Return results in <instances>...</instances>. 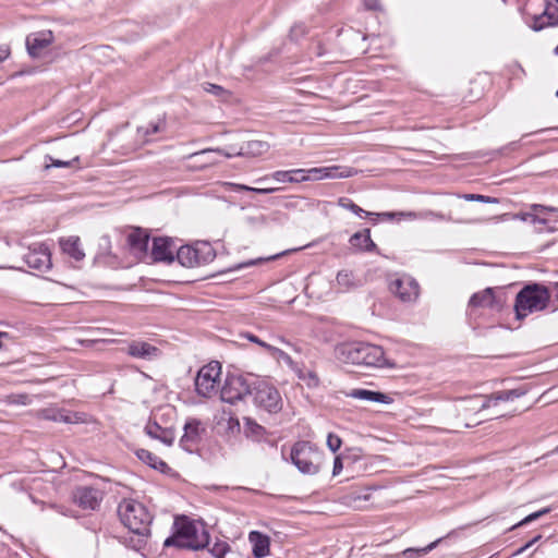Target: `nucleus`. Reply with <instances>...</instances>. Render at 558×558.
Returning <instances> with one entry per match:
<instances>
[{
    "label": "nucleus",
    "mask_w": 558,
    "mask_h": 558,
    "mask_svg": "<svg viewBox=\"0 0 558 558\" xmlns=\"http://www.w3.org/2000/svg\"><path fill=\"white\" fill-rule=\"evenodd\" d=\"M318 453L307 441H298L291 449V461L303 474H316L319 466L315 463Z\"/></svg>",
    "instance_id": "obj_7"
},
{
    "label": "nucleus",
    "mask_w": 558,
    "mask_h": 558,
    "mask_svg": "<svg viewBox=\"0 0 558 558\" xmlns=\"http://www.w3.org/2000/svg\"><path fill=\"white\" fill-rule=\"evenodd\" d=\"M341 444H342V440L338 435L332 434V433L328 434L327 446L332 452H336L337 450H339L341 447Z\"/></svg>",
    "instance_id": "obj_40"
},
{
    "label": "nucleus",
    "mask_w": 558,
    "mask_h": 558,
    "mask_svg": "<svg viewBox=\"0 0 558 558\" xmlns=\"http://www.w3.org/2000/svg\"><path fill=\"white\" fill-rule=\"evenodd\" d=\"M523 395L522 391L512 389L495 392L490 396L485 397V400L480 405V410L487 409L492 405H496L499 401H511Z\"/></svg>",
    "instance_id": "obj_24"
},
{
    "label": "nucleus",
    "mask_w": 558,
    "mask_h": 558,
    "mask_svg": "<svg viewBox=\"0 0 558 558\" xmlns=\"http://www.w3.org/2000/svg\"><path fill=\"white\" fill-rule=\"evenodd\" d=\"M336 355L340 362L365 367H393L395 363L386 356L381 347L366 342H348L336 348Z\"/></svg>",
    "instance_id": "obj_1"
},
{
    "label": "nucleus",
    "mask_w": 558,
    "mask_h": 558,
    "mask_svg": "<svg viewBox=\"0 0 558 558\" xmlns=\"http://www.w3.org/2000/svg\"><path fill=\"white\" fill-rule=\"evenodd\" d=\"M44 413H45V415H44L45 418L52 420L54 422H59L58 412L50 414V411L45 410Z\"/></svg>",
    "instance_id": "obj_52"
},
{
    "label": "nucleus",
    "mask_w": 558,
    "mask_h": 558,
    "mask_svg": "<svg viewBox=\"0 0 558 558\" xmlns=\"http://www.w3.org/2000/svg\"><path fill=\"white\" fill-rule=\"evenodd\" d=\"M177 250L175 243L169 238H154L147 262L172 263Z\"/></svg>",
    "instance_id": "obj_12"
},
{
    "label": "nucleus",
    "mask_w": 558,
    "mask_h": 558,
    "mask_svg": "<svg viewBox=\"0 0 558 558\" xmlns=\"http://www.w3.org/2000/svg\"><path fill=\"white\" fill-rule=\"evenodd\" d=\"M556 452H557V454H558V446L556 447Z\"/></svg>",
    "instance_id": "obj_64"
},
{
    "label": "nucleus",
    "mask_w": 558,
    "mask_h": 558,
    "mask_svg": "<svg viewBox=\"0 0 558 558\" xmlns=\"http://www.w3.org/2000/svg\"><path fill=\"white\" fill-rule=\"evenodd\" d=\"M439 542H440V539H437L423 548H412V547L407 548L401 553V555L407 558H418L423 555H426L430 550H433Z\"/></svg>",
    "instance_id": "obj_32"
},
{
    "label": "nucleus",
    "mask_w": 558,
    "mask_h": 558,
    "mask_svg": "<svg viewBox=\"0 0 558 558\" xmlns=\"http://www.w3.org/2000/svg\"><path fill=\"white\" fill-rule=\"evenodd\" d=\"M256 429L259 432L263 429V427L260 425H256Z\"/></svg>",
    "instance_id": "obj_62"
},
{
    "label": "nucleus",
    "mask_w": 558,
    "mask_h": 558,
    "mask_svg": "<svg viewBox=\"0 0 558 558\" xmlns=\"http://www.w3.org/2000/svg\"><path fill=\"white\" fill-rule=\"evenodd\" d=\"M128 242L132 253L141 260H148L149 235L141 229L133 230L129 236Z\"/></svg>",
    "instance_id": "obj_17"
},
{
    "label": "nucleus",
    "mask_w": 558,
    "mask_h": 558,
    "mask_svg": "<svg viewBox=\"0 0 558 558\" xmlns=\"http://www.w3.org/2000/svg\"><path fill=\"white\" fill-rule=\"evenodd\" d=\"M541 538V535H537L535 536L532 541H530L529 543H526L523 547H521L520 549L517 550V554H522L523 551H525L530 546H532V544H534L535 542H537L538 539Z\"/></svg>",
    "instance_id": "obj_51"
},
{
    "label": "nucleus",
    "mask_w": 558,
    "mask_h": 558,
    "mask_svg": "<svg viewBox=\"0 0 558 558\" xmlns=\"http://www.w3.org/2000/svg\"><path fill=\"white\" fill-rule=\"evenodd\" d=\"M23 259L31 269L39 272L48 271L52 266L50 251L47 245L41 243L29 246Z\"/></svg>",
    "instance_id": "obj_8"
},
{
    "label": "nucleus",
    "mask_w": 558,
    "mask_h": 558,
    "mask_svg": "<svg viewBox=\"0 0 558 558\" xmlns=\"http://www.w3.org/2000/svg\"><path fill=\"white\" fill-rule=\"evenodd\" d=\"M267 179H268V177L259 178L256 180V182L262 183V182L266 181Z\"/></svg>",
    "instance_id": "obj_59"
},
{
    "label": "nucleus",
    "mask_w": 558,
    "mask_h": 558,
    "mask_svg": "<svg viewBox=\"0 0 558 558\" xmlns=\"http://www.w3.org/2000/svg\"><path fill=\"white\" fill-rule=\"evenodd\" d=\"M343 469V464L340 457H336L333 461L332 475H338Z\"/></svg>",
    "instance_id": "obj_45"
},
{
    "label": "nucleus",
    "mask_w": 558,
    "mask_h": 558,
    "mask_svg": "<svg viewBox=\"0 0 558 558\" xmlns=\"http://www.w3.org/2000/svg\"><path fill=\"white\" fill-rule=\"evenodd\" d=\"M470 306L474 307H490L493 308L495 306V295L492 288H486L485 290L474 293L470 301Z\"/></svg>",
    "instance_id": "obj_27"
},
{
    "label": "nucleus",
    "mask_w": 558,
    "mask_h": 558,
    "mask_svg": "<svg viewBox=\"0 0 558 558\" xmlns=\"http://www.w3.org/2000/svg\"><path fill=\"white\" fill-rule=\"evenodd\" d=\"M350 244L359 251L372 252L376 248V244L371 239L368 229L356 232L350 238Z\"/></svg>",
    "instance_id": "obj_26"
},
{
    "label": "nucleus",
    "mask_w": 558,
    "mask_h": 558,
    "mask_svg": "<svg viewBox=\"0 0 558 558\" xmlns=\"http://www.w3.org/2000/svg\"><path fill=\"white\" fill-rule=\"evenodd\" d=\"M543 213H558V208L545 206V209L543 210Z\"/></svg>",
    "instance_id": "obj_57"
},
{
    "label": "nucleus",
    "mask_w": 558,
    "mask_h": 558,
    "mask_svg": "<svg viewBox=\"0 0 558 558\" xmlns=\"http://www.w3.org/2000/svg\"><path fill=\"white\" fill-rule=\"evenodd\" d=\"M549 511H550L549 508H544L539 511L533 512V513L529 514L527 517H525L523 520H521L519 523H517L512 529H515L518 526H522L532 521H535L538 518L543 517L544 514L548 513Z\"/></svg>",
    "instance_id": "obj_39"
},
{
    "label": "nucleus",
    "mask_w": 558,
    "mask_h": 558,
    "mask_svg": "<svg viewBox=\"0 0 558 558\" xmlns=\"http://www.w3.org/2000/svg\"><path fill=\"white\" fill-rule=\"evenodd\" d=\"M228 427L229 429L240 428V423L236 417L229 416L228 418Z\"/></svg>",
    "instance_id": "obj_49"
},
{
    "label": "nucleus",
    "mask_w": 558,
    "mask_h": 558,
    "mask_svg": "<svg viewBox=\"0 0 558 558\" xmlns=\"http://www.w3.org/2000/svg\"><path fill=\"white\" fill-rule=\"evenodd\" d=\"M102 497V492L92 486H78L73 492L74 504L84 510H96Z\"/></svg>",
    "instance_id": "obj_11"
},
{
    "label": "nucleus",
    "mask_w": 558,
    "mask_h": 558,
    "mask_svg": "<svg viewBox=\"0 0 558 558\" xmlns=\"http://www.w3.org/2000/svg\"><path fill=\"white\" fill-rule=\"evenodd\" d=\"M298 28H299V26L293 27V28L291 29V34L293 35V34L296 32V29H298Z\"/></svg>",
    "instance_id": "obj_61"
},
{
    "label": "nucleus",
    "mask_w": 558,
    "mask_h": 558,
    "mask_svg": "<svg viewBox=\"0 0 558 558\" xmlns=\"http://www.w3.org/2000/svg\"><path fill=\"white\" fill-rule=\"evenodd\" d=\"M405 214L403 213H398V216H404ZM379 216L381 217H385L387 219H392L395 216H397L396 213H383V214H379Z\"/></svg>",
    "instance_id": "obj_54"
},
{
    "label": "nucleus",
    "mask_w": 558,
    "mask_h": 558,
    "mask_svg": "<svg viewBox=\"0 0 558 558\" xmlns=\"http://www.w3.org/2000/svg\"><path fill=\"white\" fill-rule=\"evenodd\" d=\"M258 262H259V259H257V260H250V262H247V263H245V264H243V265H239V266L236 267V269H240V268H242V267H247V266L255 265V264H257Z\"/></svg>",
    "instance_id": "obj_55"
},
{
    "label": "nucleus",
    "mask_w": 558,
    "mask_h": 558,
    "mask_svg": "<svg viewBox=\"0 0 558 558\" xmlns=\"http://www.w3.org/2000/svg\"><path fill=\"white\" fill-rule=\"evenodd\" d=\"M118 514L122 524L137 535L135 542L131 539L132 548L141 549L145 545V537L150 533L151 514L142 502L131 498H125L119 504Z\"/></svg>",
    "instance_id": "obj_2"
},
{
    "label": "nucleus",
    "mask_w": 558,
    "mask_h": 558,
    "mask_svg": "<svg viewBox=\"0 0 558 558\" xmlns=\"http://www.w3.org/2000/svg\"><path fill=\"white\" fill-rule=\"evenodd\" d=\"M205 432V428L202 426L199 420L190 418L186 421L184 425V434L180 439L181 447L189 452H193V450L197 447L201 441L202 434Z\"/></svg>",
    "instance_id": "obj_14"
},
{
    "label": "nucleus",
    "mask_w": 558,
    "mask_h": 558,
    "mask_svg": "<svg viewBox=\"0 0 558 558\" xmlns=\"http://www.w3.org/2000/svg\"><path fill=\"white\" fill-rule=\"evenodd\" d=\"M338 205L344 209L352 211L353 214H355L359 217H368V216L373 215L372 213L366 211L363 208H361L360 206H357L355 203H353L348 197H340L338 199Z\"/></svg>",
    "instance_id": "obj_31"
},
{
    "label": "nucleus",
    "mask_w": 558,
    "mask_h": 558,
    "mask_svg": "<svg viewBox=\"0 0 558 558\" xmlns=\"http://www.w3.org/2000/svg\"><path fill=\"white\" fill-rule=\"evenodd\" d=\"M241 337L247 339L251 342L258 344L259 347L264 348L266 351H267V347L270 345L251 332L241 333Z\"/></svg>",
    "instance_id": "obj_44"
},
{
    "label": "nucleus",
    "mask_w": 558,
    "mask_h": 558,
    "mask_svg": "<svg viewBox=\"0 0 558 558\" xmlns=\"http://www.w3.org/2000/svg\"><path fill=\"white\" fill-rule=\"evenodd\" d=\"M50 160H51V166L56 167V168L69 167L71 165V161H62V160H58V159H52L51 157H50ZM47 167H50V165H48Z\"/></svg>",
    "instance_id": "obj_47"
},
{
    "label": "nucleus",
    "mask_w": 558,
    "mask_h": 558,
    "mask_svg": "<svg viewBox=\"0 0 558 558\" xmlns=\"http://www.w3.org/2000/svg\"><path fill=\"white\" fill-rule=\"evenodd\" d=\"M435 218L445 219V216L442 214H435Z\"/></svg>",
    "instance_id": "obj_60"
},
{
    "label": "nucleus",
    "mask_w": 558,
    "mask_h": 558,
    "mask_svg": "<svg viewBox=\"0 0 558 558\" xmlns=\"http://www.w3.org/2000/svg\"><path fill=\"white\" fill-rule=\"evenodd\" d=\"M10 47L8 45L0 46V62L5 61L10 57Z\"/></svg>",
    "instance_id": "obj_46"
},
{
    "label": "nucleus",
    "mask_w": 558,
    "mask_h": 558,
    "mask_svg": "<svg viewBox=\"0 0 558 558\" xmlns=\"http://www.w3.org/2000/svg\"><path fill=\"white\" fill-rule=\"evenodd\" d=\"M515 218H519L522 221H531L534 225H546L547 223V219L539 217L534 211L517 214Z\"/></svg>",
    "instance_id": "obj_38"
},
{
    "label": "nucleus",
    "mask_w": 558,
    "mask_h": 558,
    "mask_svg": "<svg viewBox=\"0 0 558 558\" xmlns=\"http://www.w3.org/2000/svg\"><path fill=\"white\" fill-rule=\"evenodd\" d=\"M146 434L153 438L161 441L167 446H171L174 441V432L170 427H162L155 421H149L145 426Z\"/></svg>",
    "instance_id": "obj_19"
},
{
    "label": "nucleus",
    "mask_w": 558,
    "mask_h": 558,
    "mask_svg": "<svg viewBox=\"0 0 558 558\" xmlns=\"http://www.w3.org/2000/svg\"><path fill=\"white\" fill-rule=\"evenodd\" d=\"M140 460L147 463L149 466H151L155 470H159L161 472H165L166 469H168V464L159 459L157 456L151 453L148 450L140 449L136 452Z\"/></svg>",
    "instance_id": "obj_28"
},
{
    "label": "nucleus",
    "mask_w": 558,
    "mask_h": 558,
    "mask_svg": "<svg viewBox=\"0 0 558 558\" xmlns=\"http://www.w3.org/2000/svg\"><path fill=\"white\" fill-rule=\"evenodd\" d=\"M463 198L466 199V201H475V202L487 203V204L497 203L498 202L494 197L486 196V195H481V194H464Z\"/></svg>",
    "instance_id": "obj_41"
},
{
    "label": "nucleus",
    "mask_w": 558,
    "mask_h": 558,
    "mask_svg": "<svg viewBox=\"0 0 558 558\" xmlns=\"http://www.w3.org/2000/svg\"><path fill=\"white\" fill-rule=\"evenodd\" d=\"M230 546L226 542H216L210 548L209 551L215 558H223L225 555L229 551Z\"/></svg>",
    "instance_id": "obj_37"
},
{
    "label": "nucleus",
    "mask_w": 558,
    "mask_h": 558,
    "mask_svg": "<svg viewBox=\"0 0 558 558\" xmlns=\"http://www.w3.org/2000/svg\"><path fill=\"white\" fill-rule=\"evenodd\" d=\"M301 178L305 181H319L323 179H341L352 175V170L349 168L342 169L339 166L319 167L311 169H301Z\"/></svg>",
    "instance_id": "obj_10"
},
{
    "label": "nucleus",
    "mask_w": 558,
    "mask_h": 558,
    "mask_svg": "<svg viewBox=\"0 0 558 558\" xmlns=\"http://www.w3.org/2000/svg\"><path fill=\"white\" fill-rule=\"evenodd\" d=\"M390 291L402 302L411 303L420 295V286L411 276H402L390 282Z\"/></svg>",
    "instance_id": "obj_9"
},
{
    "label": "nucleus",
    "mask_w": 558,
    "mask_h": 558,
    "mask_svg": "<svg viewBox=\"0 0 558 558\" xmlns=\"http://www.w3.org/2000/svg\"><path fill=\"white\" fill-rule=\"evenodd\" d=\"M348 498H349L350 500H357V499H359V500H360V499L368 500V499H369V495H365V496H363V497H361V496H356V497L348 496Z\"/></svg>",
    "instance_id": "obj_56"
},
{
    "label": "nucleus",
    "mask_w": 558,
    "mask_h": 558,
    "mask_svg": "<svg viewBox=\"0 0 558 558\" xmlns=\"http://www.w3.org/2000/svg\"><path fill=\"white\" fill-rule=\"evenodd\" d=\"M558 24V7L547 3L543 13L535 17L533 28L541 31L548 26Z\"/></svg>",
    "instance_id": "obj_21"
},
{
    "label": "nucleus",
    "mask_w": 558,
    "mask_h": 558,
    "mask_svg": "<svg viewBox=\"0 0 558 558\" xmlns=\"http://www.w3.org/2000/svg\"><path fill=\"white\" fill-rule=\"evenodd\" d=\"M165 129V123L159 121V122H155V123H150L149 125L147 126H141L137 129V133L146 141L148 142L149 141V136L153 135V134H156V133H159L161 131H163Z\"/></svg>",
    "instance_id": "obj_33"
},
{
    "label": "nucleus",
    "mask_w": 558,
    "mask_h": 558,
    "mask_svg": "<svg viewBox=\"0 0 558 558\" xmlns=\"http://www.w3.org/2000/svg\"><path fill=\"white\" fill-rule=\"evenodd\" d=\"M251 397L256 407L269 412L277 413L282 408V400L276 387L265 380L253 381Z\"/></svg>",
    "instance_id": "obj_4"
},
{
    "label": "nucleus",
    "mask_w": 558,
    "mask_h": 558,
    "mask_svg": "<svg viewBox=\"0 0 558 558\" xmlns=\"http://www.w3.org/2000/svg\"><path fill=\"white\" fill-rule=\"evenodd\" d=\"M204 89L209 93V94H213L217 97H220L222 99H227L230 97V92H228L227 89H225L222 86L220 85H216V84H211V83H205L204 84Z\"/></svg>",
    "instance_id": "obj_36"
},
{
    "label": "nucleus",
    "mask_w": 558,
    "mask_h": 558,
    "mask_svg": "<svg viewBox=\"0 0 558 558\" xmlns=\"http://www.w3.org/2000/svg\"><path fill=\"white\" fill-rule=\"evenodd\" d=\"M550 294L545 286L531 283L522 288L515 296L514 312L518 319L530 314L544 311L549 303Z\"/></svg>",
    "instance_id": "obj_3"
},
{
    "label": "nucleus",
    "mask_w": 558,
    "mask_h": 558,
    "mask_svg": "<svg viewBox=\"0 0 558 558\" xmlns=\"http://www.w3.org/2000/svg\"><path fill=\"white\" fill-rule=\"evenodd\" d=\"M209 153H217V154H220V155H222V156H225L227 158H231L233 156H238L236 151H227V150H225L222 148H215V149L207 148V149L201 150L199 153H196L195 155H204V154H209Z\"/></svg>",
    "instance_id": "obj_42"
},
{
    "label": "nucleus",
    "mask_w": 558,
    "mask_h": 558,
    "mask_svg": "<svg viewBox=\"0 0 558 558\" xmlns=\"http://www.w3.org/2000/svg\"><path fill=\"white\" fill-rule=\"evenodd\" d=\"M221 374L218 362H211L203 366L195 378V390L203 398H211L217 393V387Z\"/></svg>",
    "instance_id": "obj_5"
},
{
    "label": "nucleus",
    "mask_w": 558,
    "mask_h": 558,
    "mask_svg": "<svg viewBox=\"0 0 558 558\" xmlns=\"http://www.w3.org/2000/svg\"><path fill=\"white\" fill-rule=\"evenodd\" d=\"M364 4L369 10H377V9H379V1L378 0H364Z\"/></svg>",
    "instance_id": "obj_48"
},
{
    "label": "nucleus",
    "mask_w": 558,
    "mask_h": 558,
    "mask_svg": "<svg viewBox=\"0 0 558 558\" xmlns=\"http://www.w3.org/2000/svg\"><path fill=\"white\" fill-rule=\"evenodd\" d=\"M128 354L142 360H154L160 354V350L146 341H132L126 350Z\"/></svg>",
    "instance_id": "obj_18"
},
{
    "label": "nucleus",
    "mask_w": 558,
    "mask_h": 558,
    "mask_svg": "<svg viewBox=\"0 0 558 558\" xmlns=\"http://www.w3.org/2000/svg\"><path fill=\"white\" fill-rule=\"evenodd\" d=\"M53 41V34L51 31H41L33 33L26 38V47L28 53L33 58H38L43 51Z\"/></svg>",
    "instance_id": "obj_16"
},
{
    "label": "nucleus",
    "mask_w": 558,
    "mask_h": 558,
    "mask_svg": "<svg viewBox=\"0 0 558 558\" xmlns=\"http://www.w3.org/2000/svg\"><path fill=\"white\" fill-rule=\"evenodd\" d=\"M530 208L532 209V211L534 213H543V210L545 209V205H541V204H532L530 206Z\"/></svg>",
    "instance_id": "obj_53"
},
{
    "label": "nucleus",
    "mask_w": 558,
    "mask_h": 558,
    "mask_svg": "<svg viewBox=\"0 0 558 558\" xmlns=\"http://www.w3.org/2000/svg\"><path fill=\"white\" fill-rule=\"evenodd\" d=\"M227 185H229L234 191H250V192H254L257 194H270V193H274L279 190L277 187H251V186H247L244 184H238V183H227Z\"/></svg>",
    "instance_id": "obj_34"
},
{
    "label": "nucleus",
    "mask_w": 558,
    "mask_h": 558,
    "mask_svg": "<svg viewBox=\"0 0 558 558\" xmlns=\"http://www.w3.org/2000/svg\"><path fill=\"white\" fill-rule=\"evenodd\" d=\"M250 542L253 545V555L255 558H263L269 554V537L253 531L248 535Z\"/></svg>",
    "instance_id": "obj_22"
},
{
    "label": "nucleus",
    "mask_w": 558,
    "mask_h": 558,
    "mask_svg": "<svg viewBox=\"0 0 558 558\" xmlns=\"http://www.w3.org/2000/svg\"><path fill=\"white\" fill-rule=\"evenodd\" d=\"M301 169H292V170H278L271 173V178L280 183H301L304 182V178H296V174L300 173Z\"/></svg>",
    "instance_id": "obj_29"
},
{
    "label": "nucleus",
    "mask_w": 558,
    "mask_h": 558,
    "mask_svg": "<svg viewBox=\"0 0 558 558\" xmlns=\"http://www.w3.org/2000/svg\"><path fill=\"white\" fill-rule=\"evenodd\" d=\"M336 280H337L338 286L345 290L355 288L357 286V282L355 281V278L353 275V271L348 270V269L340 270L337 274Z\"/></svg>",
    "instance_id": "obj_30"
},
{
    "label": "nucleus",
    "mask_w": 558,
    "mask_h": 558,
    "mask_svg": "<svg viewBox=\"0 0 558 558\" xmlns=\"http://www.w3.org/2000/svg\"><path fill=\"white\" fill-rule=\"evenodd\" d=\"M267 352L272 356V357H276V359H282L284 361H289L290 360V356L283 352L282 350L274 347V345H269L267 347Z\"/></svg>",
    "instance_id": "obj_43"
},
{
    "label": "nucleus",
    "mask_w": 558,
    "mask_h": 558,
    "mask_svg": "<svg viewBox=\"0 0 558 558\" xmlns=\"http://www.w3.org/2000/svg\"><path fill=\"white\" fill-rule=\"evenodd\" d=\"M208 248L207 256L203 255L198 248H195L190 245H182L177 247L174 253V258L177 257L178 262L184 267H196L202 264L207 263L210 258H213V254L210 248Z\"/></svg>",
    "instance_id": "obj_13"
},
{
    "label": "nucleus",
    "mask_w": 558,
    "mask_h": 558,
    "mask_svg": "<svg viewBox=\"0 0 558 558\" xmlns=\"http://www.w3.org/2000/svg\"><path fill=\"white\" fill-rule=\"evenodd\" d=\"M253 383L241 375H228L220 390V398L223 402L234 404L238 401L251 397Z\"/></svg>",
    "instance_id": "obj_6"
},
{
    "label": "nucleus",
    "mask_w": 558,
    "mask_h": 558,
    "mask_svg": "<svg viewBox=\"0 0 558 558\" xmlns=\"http://www.w3.org/2000/svg\"><path fill=\"white\" fill-rule=\"evenodd\" d=\"M347 397L384 404H389L392 402V398L386 393L362 388L351 389L349 392H347Z\"/></svg>",
    "instance_id": "obj_20"
},
{
    "label": "nucleus",
    "mask_w": 558,
    "mask_h": 558,
    "mask_svg": "<svg viewBox=\"0 0 558 558\" xmlns=\"http://www.w3.org/2000/svg\"><path fill=\"white\" fill-rule=\"evenodd\" d=\"M317 54H318V56H323V54H324V52H323L322 50H318V51H317Z\"/></svg>",
    "instance_id": "obj_63"
},
{
    "label": "nucleus",
    "mask_w": 558,
    "mask_h": 558,
    "mask_svg": "<svg viewBox=\"0 0 558 558\" xmlns=\"http://www.w3.org/2000/svg\"><path fill=\"white\" fill-rule=\"evenodd\" d=\"M60 246L66 255H69L70 257L77 262L82 260L85 257V254L81 247L80 238L77 236H69L66 239H61Z\"/></svg>",
    "instance_id": "obj_25"
},
{
    "label": "nucleus",
    "mask_w": 558,
    "mask_h": 558,
    "mask_svg": "<svg viewBox=\"0 0 558 558\" xmlns=\"http://www.w3.org/2000/svg\"><path fill=\"white\" fill-rule=\"evenodd\" d=\"M173 542H174V541H173V538H172V537H168V538L165 541L163 545H165V546H170L171 544H173Z\"/></svg>",
    "instance_id": "obj_58"
},
{
    "label": "nucleus",
    "mask_w": 558,
    "mask_h": 558,
    "mask_svg": "<svg viewBox=\"0 0 558 558\" xmlns=\"http://www.w3.org/2000/svg\"><path fill=\"white\" fill-rule=\"evenodd\" d=\"M179 535L187 538L186 546L192 549H202L209 544V534L208 532L202 527L201 531L192 524H184L179 530Z\"/></svg>",
    "instance_id": "obj_15"
},
{
    "label": "nucleus",
    "mask_w": 558,
    "mask_h": 558,
    "mask_svg": "<svg viewBox=\"0 0 558 558\" xmlns=\"http://www.w3.org/2000/svg\"><path fill=\"white\" fill-rule=\"evenodd\" d=\"M7 404L27 405L31 403V398L26 393H11L4 398Z\"/></svg>",
    "instance_id": "obj_35"
},
{
    "label": "nucleus",
    "mask_w": 558,
    "mask_h": 558,
    "mask_svg": "<svg viewBox=\"0 0 558 558\" xmlns=\"http://www.w3.org/2000/svg\"><path fill=\"white\" fill-rule=\"evenodd\" d=\"M58 415H59V422H63V423H74L75 422L70 414L58 412Z\"/></svg>",
    "instance_id": "obj_50"
},
{
    "label": "nucleus",
    "mask_w": 558,
    "mask_h": 558,
    "mask_svg": "<svg viewBox=\"0 0 558 558\" xmlns=\"http://www.w3.org/2000/svg\"><path fill=\"white\" fill-rule=\"evenodd\" d=\"M269 148L270 145L267 142L254 140L244 143L240 149L236 150V155L258 157L267 153Z\"/></svg>",
    "instance_id": "obj_23"
}]
</instances>
